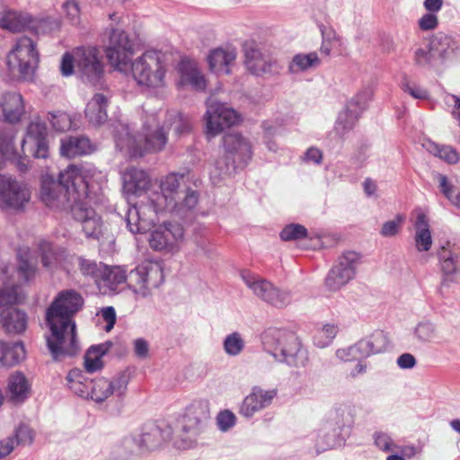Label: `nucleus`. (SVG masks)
Segmentation results:
<instances>
[{
	"instance_id": "nucleus-1",
	"label": "nucleus",
	"mask_w": 460,
	"mask_h": 460,
	"mask_svg": "<svg viewBox=\"0 0 460 460\" xmlns=\"http://www.w3.org/2000/svg\"><path fill=\"white\" fill-rule=\"evenodd\" d=\"M84 298L74 289L60 291L46 311V323L51 334L47 344L54 358L77 351L75 323L73 317L82 309Z\"/></svg>"
},
{
	"instance_id": "nucleus-2",
	"label": "nucleus",
	"mask_w": 460,
	"mask_h": 460,
	"mask_svg": "<svg viewBox=\"0 0 460 460\" xmlns=\"http://www.w3.org/2000/svg\"><path fill=\"white\" fill-rule=\"evenodd\" d=\"M169 126L160 122L155 114L147 115L138 138L133 137L128 125L119 123L114 127L116 146L130 157L163 151L168 142Z\"/></svg>"
},
{
	"instance_id": "nucleus-3",
	"label": "nucleus",
	"mask_w": 460,
	"mask_h": 460,
	"mask_svg": "<svg viewBox=\"0 0 460 460\" xmlns=\"http://www.w3.org/2000/svg\"><path fill=\"white\" fill-rule=\"evenodd\" d=\"M164 271L157 261H145L135 270L127 274L120 266H105L101 283L111 291H116L119 285L127 284L135 294L146 297L153 288H158L164 282Z\"/></svg>"
},
{
	"instance_id": "nucleus-4",
	"label": "nucleus",
	"mask_w": 460,
	"mask_h": 460,
	"mask_svg": "<svg viewBox=\"0 0 460 460\" xmlns=\"http://www.w3.org/2000/svg\"><path fill=\"white\" fill-rule=\"evenodd\" d=\"M80 198H87V184L76 165H70L61 172L58 181L49 176L41 180L40 199L47 207L71 208Z\"/></svg>"
},
{
	"instance_id": "nucleus-5",
	"label": "nucleus",
	"mask_w": 460,
	"mask_h": 460,
	"mask_svg": "<svg viewBox=\"0 0 460 460\" xmlns=\"http://www.w3.org/2000/svg\"><path fill=\"white\" fill-rule=\"evenodd\" d=\"M182 175L169 173L160 181L159 191L149 194L148 204L155 214L162 212L184 213L192 210L198 204L199 194L193 190L180 191Z\"/></svg>"
},
{
	"instance_id": "nucleus-6",
	"label": "nucleus",
	"mask_w": 460,
	"mask_h": 460,
	"mask_svg": "<svg viewBox=\"0 0 460 460\" xmlns=\"http://www.w3.org/2000/svg\"><path fill=\"white\" fill-rule=\"evenodd\" d=\"M130 74L138 85L150 89L165 87L167 66L164 55L154 49L145 51L130 63Z\"/></svg>"
},
{
	"instance_id": "nucleus-7",
	"label": "nucleus",
	"mask_w": 460,
	"mask_h": 460,
	"mask_svg": "<svg viewBox=\"0 0 460 460\" xmlns=\"http://www.w3.org/2000/svg\"><path fill=\"white\" fill-rule=\"evenodd\" d=\"M40 62V54L35 42L29 37L22 36L16 40L6 56L9 72L21 79H31Z\"/></svg>"
},
{
	"instance_id": "nucleus-8",
	"label": "nucleus",
	"mask_w": 460,
	"mask_h": 460,
	"mask_svg": "<svg viewBox=\"0 0 460 460\" xmlns=\"http://www.w3.org/2000/svg\"><path fill=\"white\" fill-rule=\"evenodd\" d=\"M225 157L217 160V167L221 171H228L230 166L245 165L252 157V147L250 141L239 133H229L223 137Z\"/></svg>"
},
{
	"instance_id": "nucleus-9",
	"label": "nucleus",
	"mask_w": 460,
	"mask_h": 460,
	"mask_svg": "<svg viewBox=\"0 0 460 460\" xmlns=\"http://www.w3.org/2000/svg\"><path fill=\"white\" fill-rule=\"evenodd\" d=\"M104 52L108 61L116 70L126 72L134 53L133 42L125 31L112 29Z\"/></svg>"
},
{
	"instance_id": "nucleus-10",
	"label": "nucleus",
	"mask_w": 460,
	"mask_h": 460,
	"mask_svg": "<svg viewBox=\"0 0 460 460\" xmlns=\"http://www.w3.org/2000/svg\"><path fill=\"white\" fill-rule=\"evenodd\" d=\"M208 110L205 113L206 136L208 139L219 135L225 128H230L239 121V114L225 103L207 101Z\"/></svg>"
},
{
	"instance_id": "nucleus-11",
	"label": "nucleus",
	"mask_w": 460,
	"mask_h": 460,
	"mask_svg": "<svg viewBox=\"0 0 460 460\" xmlns=\"http://www.w3.org/2000/svg\"><path fill=\"white\" fill-rule=\"evenodd\" d=\"M241 278L253 294L263 301L276 307H282L289 304L288 293L277 289L271 282L261 279L259 275L249 270H242Z\"/></svg>"
},
{
	"instance_id": "nucleus-12",
	"label": "nucleus",
	"mask_w": 460,
	"mask_h": 460,
	"mask_svg": "<svg viewBox=\"0 0 460 460\" xmlns=\"http://www.w3.org/2000/svg\"><path fill=\"white\" fill-rule=\"evenodd\" d=\"M86 199L80 198L71 206L72 217L80 223L86 238L99 240L103 235L104 224L101 215L88 204Z\"/></svg>"
},
{
	"instance_id": "nucleus-13",
	"label": "nucleus",
	"mask_w": 460,
	"mask_h": 460,
	"mask_svg": "<svg viewBox=\"0 0 460 460\" xmlns=\"http://www.w3.org/2000/svg\"><path fill=\"white\" fill-rule=\"evenodd\" d=\"M184 240V229L179 223L166 222L150 234V247L155 251H178Z\"/></svg>"
},
{
	"instance_id": "nucleus-14",
	"label": "nucleus",
	"mask_w": 460,
	"mask_h": 460,
	"mask_svg": "<svg viewBox=\"0 0 460 460\" xmlns=\"http://www.w3.org/2000/svg\"><path fill=\"white\" fill-rule=\"evenodd\" d=\"M265 342L271 344L275 351L279 352L288 364H296V358L303 354L301 342L295 332L274 329L265 334Z\"/></svg>"
},
{
	"instance_id": "nucleus-15",
	"label": "nucleus",
	"mask_w": 460,
	"mask_h": 460,
	"mask_svg": "<svg viewBox=\"0 0 460 460\" xmlns=\"http://www.w3.org/2000/svg\"><path fill=\"white\" fill-rule=\"evenodd\" d=\"M76 68L89 82L95 84L103 75V64L97 47L82 46L75 49Z\"/></svg>"
},
{
	"instance_id": "nucleus-16",
	"label": "nucleus",
	"mask_w": 460,
	"mask_h": 460,
	"mask_svg": "<svg viewBox=\"0 0 460 460\" xmlns=\"http://www.w3.org/2000/svg\"><path fill=\"white\" fill-rule=\"evenodd\" d=\"M359 256L355 252H344L325 279V285L331 291L339 290L352 279Z\"/></svg>"
},
{
	"instance_id": "nucleus-17",
	"label": "nucleus",
	"mask_w": 460,
	"mask_h": 460,
	"mask_svg": "<svg viewBox=\"0 0 460 460\" xmlns=\"http://www.w3.org/2000/svg\"><path fill=\"white\" fill-rule=\"evenodd\" d=\"M47 127L40 119H33L27 127L25 137L22 142L23 153L28 148L36 158H47L49 144Z\"/></svg>"
},
{
	"instance_id": "nucleus-18",
	"label": "nucleus",
	"mask_w": 460,
	"mask_h": 460,
	"mask_svg": "<svg viewBox=\"0 0 460 460\" xmlns=\"http://www.w3.org/2000/svg\"><path fill=\"white\" fill-rule=\"evenodd\" d=\"M30 199L31 192L26 184L12 177L0 175V199L6 206L20 209Z\"/></svg>"
},
{
	"instance_id": "nucleus-19",
	"label": "nucleus",
	"mask_w": 460,
	"mask_h": 460,
	"mask_svg": "<svg viewBox=\"0 0 460 460\" xmlns=\"http://www.w3.org/2000/svg\"><path fill=\"white\" fill-rule=\"evenodd\" d=\"M244 65L247 70L255 75L270 74L273 68H277V61L270 55L261 51L253 41H247L243 45Z\"/></svg>"
},
{
	"instance_id": "nucleus-20",
	"label": "nucleus",
	"mask_w": 460,
	"mask_h": 460,
	"mask_svg": "<svg viewBox=\"0 0 460 460\" xmlns=\"http://www.w3.org/2000/svg\"><path fill=\"white\" fill-rule=\"evenodd\" d=\"M128 382L123 376L109 380L105 377H99L91 380L90 395L93 401L102 402L114 393L122 394L127 388Z\"/></svg>"
},
{
	"instance_id": "nucleus-21",
	"label": "nucleus",
	"mask_w": 460,
	"mask_h": 460,
	"mask_svg": "<svg viewBox=\"0 0 460 460\" xmlns=\"http://www.w3.org/2000/svg\"><path fill=\"white\" fill-rule=\"evenodd\" d=\"M25 114L24 99L19 93L7 92L0 96V118L10 124L21 121Z\"/></svg>"
},
{
	"instance_id": "nucleus-22",
	"label": "nucleus",
	"mask_w": 460,
	"mask_h": 460,
	"mask_svg": "<svg viewBox=\"0 0 460 460\" xmlns=\"http://www.w3.org/2000/svg\"><path fill=\"white\" fill-rule=\"evenodd\" d=\"M277 393L276 389L254 388L243 401L240 413L245 417L252 416L255 412L271 404L273 399L277 396Z\"/></svg>"
},
{
	"instance_id": "nucleus-23",
	"label": "nucleus",
	"mask_w": 460,
	"mask_h": 460,
	"mask_svg": "<svg viewBox=\"0 0 460 460\" xmlns=\"http://www.w3.org/2000/svg\"><path fill=\"white\" fill-rule=\"evenodd\" d=\"M123 189L128 194L140 196L146 193L151 185V178L142 169L129 167L122 174Z\"/></svg>"
},
{
	"instance_id": "nucleus-24",
	"label": "nucleus",
	"mask_w": 460,
	"mask_h": 460,
	"mask_svg": "<svg viewBox=\"0 0 460 460\" xmlns=\"http://www.w3.org/2000/svg\"><path fill=\"white\" fill-rule=\"evenodd\" d=\"M95 150V146L84 136H69L61 139L60 154L67 158L87 155Z\"/></svg>"
},
{
	"instance_id": "nucleus-25",
	"label": "nucleus",
	"mask_w": 460,
	"mask_h": 460,
	"mask_svg": "<svg viewBox=\"0 0 460 460\" xmlns=\"http://www.w3.org/2000/svg\"><path fill=\"white\" fill-rule=\"evenodd\" d=\"M25 295L19 285L11 283L9 269L0 270V307L22 303Z\"/></svg>"
},
{
	"instance_id": "nucleus-26",
	"label": "nucleus",
	"mask_w": 460,
	"mask_h": 460,
	"mask_svg": "<svg viewBox=\"0 0 460 460\" xmlns=\"http://www.w3.org/2000/svg\"><path fill=\"white\" fill-rule=\"evenodd\" d=\"M177 71L182 84H190L197 91L205 90L207 81L194 61L181 58L177 66Z\"/></svg>"
},
{
	"instance_id": "nucleus-27",
	"label": "nucleus",
	"mask_w": 460,
	"mask_h": 460,
	"mask_svg": "<svg viewBox=\"0 0 460 460\" xmlns=\"http://www.w3.org/2000/svg\"><path fill=\"white\" fill-rule=\"evenodd\" d=\"M1 323L8 333H22L28 324V317L25 312L13 306H9L1 311Z\"/></svg>"
},
{
	"instance_id": "nucleus-28",
	"label": "nucleus",
	"mask_w": 460,
	"mask_h": 460,
	"mask_svg": "<svg viewBox=\"0 0 460 460\" xmlns=\"http://www.w3.org/2000/svg\"><path fill=\"white\" fill-rule=\"evenodd\" d=\"M208 416V408L206 402H194L186 408L182 417V429L186 432L199 430L202 421Z\"/></svg>"
},
{
	"instance_id": "nucleus-29",
	"label": "nucleus",
	"mask_w": 460,
	"mask_h": 460,
	"mask_svg": "<svg viewBox=\"0 0 460 460\" xmlns=\"http://www.w3.org/2000/svg\"><path fill=\"white\" fill-rule=\"evenodd\" d=\"M109 104L108 98L102 93H96L88 102L84 115L89 123L93 126H100L106 122L108 119L107 107Z\"/></svg>"
},
{
	"instance_id": "nucleus-30",
	"label": "nucleus",
	"mask_w": 460,
	"mask_h": 460,
	"mask_svg": "<svg viewBox=\"0 0 460 460\" xmlns=\"http://www.w3.org/2000/svg\"><path fill=\"white\" fill-rule=\"evenodd\" d=\"M236 58V51L234 49H225L218 48L210 51L208 61L211 70L216 73L229 74L230 66Z\"/></svg>"
},
{
	"instance_id": "nucleus-31",
	"label": "nucleus",
	"mask_w": 460,
	"mask_h": 460,
	"mask_svg": "<svg viewBox=\"0 0 460 460\" xmlns=\"http://www.w3.org/2000/svg\"><path fill=\"white\" fill-rule=\"evenodd\" d=\"M431 48L437 60L444 62L450 58L457 49V43L455 39L443 32H438L429 38Z\"/></svg>"
},
{
	"instance_id": "nucleus-32",
	"label": "nucleus",
	"mask_w": 460,
	"mask_h": 460,
	"mask_svg": "<svg viewBox=\"0 0 460 460\" xmlns=\"http://www.w3.org/2000/svg\"><path fill=\"white\" fill-rule=\"evenodd\" d=\"M38 247L41 256V262L45 268L51 270L64 266L63 261L66 255V250L54 247L51 243L45 240L40 241Z\"/></svg>"
},
{
	"instance_id": "nucleus-33",
	"label": "nucleus",
	"mask_w": 460,
	"mask_h": 460,
	"mask_svg": "<svg viewBox=\"0 0 460 460\" xmlns=\"http://www.w3.org/2000/svg\"><path fill=\"white\" fill-rule=\"evenodd\" d=\"M358 347L366 358L384 352L388 346V339L382 331H376L366 339L360 340Z\"/></svg>"
},
{
	"instance_id": "nucleus-34",
	"label": "nucleus",
	"mask_w": 460,
	"mask_h": 460,
	"mask_svg": "<svg viewBox=\"0 0 460 460\" xmlns=\"http://www.w3.org/2000/svg\"><path fill=\"white\" fill-rule=\"evenodd\" d=\"M415 243L417 250L420 252H428L432 245V237L429 230V222L424 213H419L415 222Z\"/></svg>"
},
{
	"instance_id": "nucleus-35",
	"label": "nucleus",
	"mask_w": 460,
	"mask_h": 460,
	"mask_svg": "<svg viewBox=\"0 0 460 460\" xmlns=\"http://www.w3.org/2000/svg\"><path fill=\"white\" fill-rule=\"evenodd\" d=\"M111 343L105 342L91 346L84 356V368L88 373H93L102 368V358L109 351Z\"/></svg>"
},
{
	"instance_id": "nucleus-36",
	"label": "nucleus",
	"mask_w": 460,
	"mask_h": 460,
	"mask_svg": "<svg viewBox=\"0 0 460 460\" xmlns=\"http://www.w3.org/2000/svg\"><path fill=\"white\" fill-rule=\"evenodd\" d=\"M8 391L12 401L16 402H22L28 397L30 385L22 373L16 372L9 377Z\"/></svg>"
},
{
	"instance_id": "nucleus-37",
	"label": "nucleus",
	"mask_w": 460,
	"mask_h": 460,
	"mask_svg": "<svg viewBox=\"0 0 460 460\" xmlns=\"http://www.w3.org/2000/svg\"><path fill=\"white\" fill-rule=\"evenodd\" d=\"M68 388L75 394L83 397L89 398L91 380L84 377L80 369H72L69 371L67 376Z\"/></svg>"
},
{
	"instance_id": "nucleus-38",
	"label": "nucleus",
	"mask_w": 460,
	"mask_h": 460,
	"mask_svg": "<svg viewBox=\"0 0 460 460\" xmlns=\"http://www.w3.org/2000/svg\"><path fill=\"white\" fill-rule=\"evenodd\" d=\"M29 22V17L18 12L6 11L0 13V27L13 32L24 30Z\"/></svg>"
},
{
	"instance_id": "nucleus-39",
	"label": "nucleus",
	"mask_w": 460,
	"mask_h": 460,
	"mask_svg": "<svg viewBox=\"0 0 460 460\" xmlns=\"http://www.w3.org/2000/svg\"><path fill=\"white\" fill-rule=\"evenodd\" d=\"M320 64L321 59L316 52L299 53L293 57L288 66V71L292 74L305 72L310 68L319 66Z\"/></svg>"
},
{
	"instance_id": "nucleus-40",
	"label": "nucleus",
	"mask_w": 460,
	"mask_h": 460,
	"mask_svg": "<svg viewBox=\"0 0 460 460\" xmlns=\"http://www.w3.org/2000/svg\"><path fill=\"white\" fill-rule=\"evenodd\" d=\"M17 256V272L24 282H28L35 277L36 264L31 258L29 249H19Z\"/></svg>"
},
{
	"instance_id": "nucleus-41",
	"label": "nucleus",
	"mask_w": 460,
	"mask_h": 460,
	"mask_svg": "<svg viewBox=\"0 0 460 460\" xmlns=\"http://www.w3.org/2000/svg\"><path fill=\"white\" fill-rule=\"evenodd\" d=\"M367 108V100L364 94H357L347 104L345 111L346 120H350L345 128H351L358 115Z\"/></svg>"
},
{
	"instance_id": "nucleus-42",
	"label": "nucleus",
	"mask_w": 460,
	"mask_h": 460,
	"mask_svg": "<svg viewBox=\"0 0 460 460\" xmlns=\"http://www.w3.org/2000/svg\"><path fill=\"white\" fill-rule=\"evenodd\" d=\"M412 60L414 66L418 67H428L433 65L437 58L429 40L428 42L422 43L415 49L412 55Z\"/></svg>"
},
{
	"instance_id": "nucleus-43",
	"label": "nucleus",
	"mask_w": 460,
	"mask_h": 460,
	"mask_svg": "<svg viewBox=\"0 0 460 460\" xmlns=\"http://www.w3.org/2000/svg\"><path fill=\"white\" fill-rule=\"evenodd\" d=\"M164 121L168 123L169 131L173 129L177 136L189 133L191 130L189 118L179 112H167Z\"/></svg>"
},
{
	"instance_id": "nucleus-44",
	"label": "nucleus",
	"mask_w": 460,
	"mask_h": 460,
	"mask_svg": "<svg viewBox=\"0 0 460 460\" xmlns=\"http://www.w3.org/2000/svg\"><path fill=\"white\" fill-rule=\"evenodd\" d=\"M137 208L128 209L127 215V226L132 234H144L150 229L151 220L141 218Z\"/></svg>"
},
{
	"instance_id": "nucleus-45",
	"label": "nucleus",
	"mask_w": 460,
	"mask_h": 460,
	"mask_svg": "<svg viewBox=\"0 0 460 460\" xmlns=\"http://www.w3.org/2000/svg\"><path fill=\"white\" fill-rule=\"evenodd\" d=\"M78 261L81 273L84 277L91 278L97 285H100L106 265L98 264L94 261L84 258H78Z\"/></svg>"
},
{
	"instance_id": "nucleus-46",
	"label": "nucleus",
	"mask_w": 460,
	"mask_h": 460,
	"mask_svg": "<svg viewBox=\"0 0 460 460\" xmlns=\"http://www.w3.org/2000/svg\"><path fill=\"white\" fill-rule=\"evenodd\" d=\"M429 152L448 164H456L459 160V154L450 146H440L434 142H429L426 146Z\"/></svg>"
},
{
	"instance_id": "nucleus-47",
	"label": "nucleus",
	"mask_w": 460,
	"mask_h": 460,
	"mask_svg": "<svg viewBox=\"0 0 460 460\" xmlns=\"http://www.w3.org/2000/svg\"><path fill=\"white\" fill-rule=\"evenodd\" d=\"M25 358V349L22 342H15L9 346L4 343V351L2 365L12 367Z\"/></svg>"
},
{
	"instance_id": "nucleus-48",
	"label": "nucleus",
	"mask_w": 460,
	"mask_h": 460,
	"mask_svg": "<svg viewBox=\"0 0 460 460\" xmlns=\"http://www.w3.org/2000/svg\"><path fill=\"white\" fill-rule=\"evenodd\" d=\"M48 119L51 123L53 128L59 132L68 131L75 128V124L72 117L61 111L49 112Z\"/></svg>"
},
{
	"instance_id": "nucleus-49",
	"label": "nucleus",
	"mask_w": 460,
	"mask_h": 460,
	"mask_svg": "<svg viewBox=\"0 0 460 460\" xmlns=\"http://www.w3.org/2000/svg\"><path fill=\"white\" fill-rule=\"evenodd\" d=\"M320 51L326 57L330 56L332 53L338 56H343L346 54V48L344 47L342 40L333 35L332 38H323Z\"/></svg>"
},
{
	"instance_id": "nucleus-50",
	"label": "nucleus",
	"mask_w": 460,
	"mask_h": 460,
	"mask_svg": "<svg viewBox=\"0 0 460 460\" xmlns=\"http://www.w3.org/2000/svg\"><path fill=\"white\" fill-rule=\"evenodd\" d=\"M307 229L300 224H289L286 226L279 234L283 241H296L307 236Z\"/></svg>"
},
{
	"instance_id": "nucleus-51",
	"label": "nucleus",
	"mask_w": 460,
	"mask_h": 460,
	"mask_svg": "<svg viewBox=\"0 0 460 460\" xmlns=\"http://www.w3.org/2000/svg\"><path fill=\"white\" fill-rule=\"evenodd\" d=\"M441 263V270L446 275H451L457 270V260L450 250L442 247L438 253Z\"/></svg>"
},
{
	"instance_id": "nucleus-52",
	"label": "nucleus",
	"mask_w": 460,
	"mask_h": 460,
	"mask_svg": "<svg viewBox=\"0 0 460 460\" xmlns=\"http://www.w3.org/2000/svg\"><path fill=\"white\" fill-rule=\"evenodd\" d=\"M243 348L244 341L238 332L229 334L224 341V349L230 356L240 354Z\"/></svg>"
},
{
	"instance_id": "nucleus-53",
	"label": "nucleus",
	"mask_w": 460,
	"mask_h": 460,
	"mask_svg": "<svg viewBox=\"0 0 460 460\" xmlns=\"http://www.w3.org/2000/svg\"><path fill=\"white\" fill-rule=\"evenodd\" d=\"M438 179L442 193L452 204L460 208V193L456 192V189L448 181L446 175L438 174Z\"/></svg>"
},
{
	"instance_id": "nucleus-54",
	"label": "nucleus",
	"mask_w": 460,
	"mask_h": 460,
	"mask_svg": "<svg viewBox=\"0 0 460 460\" xmlns=\"http://www.w3.org/2000/svg\"><path fill=\"white\" fill-rule=\"evenodd\" d=\"M337 332V326L332 324L324 325L314 335V343L320 348L328 346L336 336Z\"/></svg>"
},
{
	"instance_id": "nucleus-55",
	"label": "nucleus",
	"mask_w": 460,
	"mask_h": 460,
	"mask_svg": "<svg viewBox=\"0 0 460 460\" xmlns=\"http://www.w3.org/2000/svg\"><path fill=\"white\" fill-rule=\"evenodd\" d=\"M336 355L341 360L344 362L357 361L366 358L363 356L361 349L358 347V342L348 348L338 349L336 351Z\"/></svg>"
},
{
	"instance_id": "nucleus-56",
	"label": "nucleus",
	"mask_w": 460,
	"mask_h": 460,
	"mask_svg": "<svg viewBox=\"0 0 460 460\" xmlns=\"http://www.w3.org/2000/svg\"><path fill=\"white\" fill-rule=\"evenodd\" d=\"M373 438L376 447L384 452L394 451L398 447L387 433L382 431L375 432Z\"/></svg>"
},
{
	"instance_id": "nucleus-57",
	"label": "nucleus",
	"mask_w": 460,
	"mask_h": 460,
	"mask_svg": "<svg viewBox=\"0 0 460 460\" xmlns=\"http://www.w3.org/2000/svg\"><path fill=\"white\" fill-rule=\"evenodd\" d=\"M76 67V57L75 49L72 51L64 53L60 62V72L63 76H70L75 72Z\"/></svg>"
},
{
	"instance_id": "nucleus-58",
	"label": "nucleus",
	"mask_w": 460,
	"mask_h": 460,
	"mask_svg": "<svg viewBox=\"0 0 460 460\" xmlns=\"http://www.w3.org/2000/svg\"><path fill=\"white\" fill-rule=\"evenodd\" d=\"M402 89L415 99L425 100L429 97L427 90L420 88L415 84H411L406 77L402 82Z\"/></svg>"
},
{
	"instance_id": "nucleus-59",
	"label": "nucleus",
	"mask_w": 460,
	"mask_h": 460,
	"mask_svg": "<svg viewBox=\"0 0 460 460\" xmlns=\"http://www.w3.org/2000/svg\"><path fill=\"white\" fill-rule=\"evenodd\" d=\"M403 220V216L397 215L394 220L385 222L380 230L381 235L385 237L395 235L398 233Z\"/></svg>"
},
{
	"instance_id": "nucleus-60",
	"label": "nucleus",
	"mask_w": 460,
	"mask_h": 460,
	"mask_svg": "<svg viewBox=\"0 0 460 460\" xmlns=\"http://www.w3.org/2000/svg\"><path fill=\"white\" fill-rule=\"evenodd\" d=\"M417 337L422 341H430L435 337V327L430 323H421L415 330Z\"/></svg>"
},
{
	"instance_id": "nucleus-61",
	"label": "nucleus",
	"mask_w": 460,
	"mask_h": 460,
	"mask_svg": "<svg viewBox=\"0 0 460 460\" xmlns=\"http://www.w3.org/2000/svg\"><path fill=\"white\" fill-rule=\"evenodd\" d=\"M13 438H14L15 445L31 444L33 440V431L29 427L22 425L16 429Z\"/></svg>"
},
{
	"instance_id": "nucleus-62",
	"label": "nucleus",
	"mask_w": 460,
	"mask_h": 460,
	"mask_svg": "<svg viewBox=\"0 0 460 460\" xmlns=\"http://www.w3.org/2000/svg\"><path fill=\"white\" fill-rule=\"evenodd\" d=\"M235 420L236 418L232 411L228 410L223 411L217 415V426L220 430L226 431L234 425Z\"/></svg>"
},
{
	"instance_id": "nucleus-63",
	"label": "nucleus",
	"mask_w": 460,
	"mask_h": 460,
	"mask_svg": "<svg viewBox=\"0 0 460 460\" xmlns=\"http://www.w3.org/2000/svg\"><path fill=\"white\" fill-rule=\"evenodd\" d=\"M419 28L423 31H431L438 27V19L435 13H428L421 16L418 22Z\"/></svg>"
},
{
	"instance_id": "nucleus-64",
	"label": "nucleus",
	"mask_w": 460,
	"mask_h": 460,
	"mask_svg": "<svg viewBox=\"0 0 460 460\" xmlns=\"http://www.w3.org/2000/svg\"><path fill=\"white\" fill-rule=\"evenodd\" d=\"M63 8L67 17L72 22H76L80 15V8L75 0H68L63 4Z\"/></svg>"
}]
</instances>
